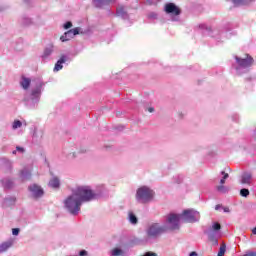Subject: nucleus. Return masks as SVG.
<instances>
[{"instance_id":"nucleus-1","label":"nucleus","mask_w":256,"mask_h":256,"mask_svg":"<svg viewBox=\"0 0 256 256\" xmlns=\"http://www.w3.org/2000/svg\"><path fill=\"white\" fill-rule=\"evenodd\" d=\"M105 197V187L100 186L93 190L90 186H79L72 191V195L64 200V207L70 215L76 217L81 211L83 203H90Z\"/></svg>"},{"instance_id":"nucleus-2","label":"nucleus","mask_w":256,"mask_h":256,"mask_svg":"<svg viewBox=\"0 0 256 256\" xmlns=\"http://www.w3.org/2000/svg\"><path fill=\"white\" fill-rule=\"evenodd\" d=\"M45 83L41 79L35 80V87L32 88L30 95H26L24 102L27 108L37 109L39 101H41V93H43V87Z\"/></svg>"},{"instance_id":"nucleus-3","label":"nucleus","mask_w":256,"mask_h":256,"mask_svg":"<svg viewBox=\"0 0 256 256\" xmlns=\"http://www.w3.org/2000/svg\"><path fill=\"white\" fill-rule=\"evenodd\" d=\"M235 63L232 64V69L236 71L238 75L249 73V68L253 65V57L247 54L246 58L235 56Z\"/></svg>"},{"instance_id":"nucleus-4","label":"nucleus","mask_w":256,"mask_h":256,"mask_svg":"<svg viewBox=\"0 0 256 256\" xmlns=\"http://www.w3.org/2000/svg\"><path fill=\"white\" fill-rule=\"evenodd\" d=\"M219 231H221V224L219 222H213L212 226L205 227L203 230L204 235H207L208 240L211 241L214 247L219 245V240L217 239Z\"/></svg>"},{"instance_id":"nucleus-5","label":"nucleus","mask_w":256,"mask_h":256,"mask_svg":"<svg viewBox=\"0 0 256 256\" xmlns=\"http://www.w3.org/2000/svg\"><path fill=\"white\" fill-rule=\"evenodd\" d=\"M167 232V226H163L159 223H152L146 229V235L148 239H159L163 233Z\"/></svg>"},{"instance_id":"nucleus-6","label":"nucleus","mask_w":256,"mask_h":256,"mask_svg":"<svg viewBox=\"0 0 256 256\" xmlns=\"http://www.w3.org/2000/svg\"><path fill=\"white\" fill-rule=\"evenodd\" d=\"M181 214L170 213L166 217V231H177L180 229L179 223L181 222Z\"/></svg>"},{"instance_id":"nucleus-7","label":"nucleus","mask_w":256,"mask_h":256,"mask_svg":"<svg viewBox=\"0 0 256 256\" xmlns=\"http://www.w3.org/2000/svg\"><path fill=\"white\" fill-rule=\"evenodd\" d=\"M154 195L155 192L153 190H151L147 186H143L137 190L136 199L137 201H142V203H147L148 201H151V199H153Z\"/></svg>"},{"instance_id":"nucleus-8","label":"nucleus","mask_w":256,"mask_h":256,"mask_svg":"<svg viewBox=\"0 0 256 256\" xmlns=\"http://www.w3.org/2000/svg\"><path fill=\"white\" fill-rule=\"evenodd\" d=\"M180 217L186 223H197L201 219V215L194 209H186L180 214Z\"/></svg>"},{"instance_id":"nucleus-9","label":"nucleus","mask_w":256,"mask_h":256,"mask_svg":"<svg viewBox=\"0 0 256 256\" xmlns=\"http://www.w3.org/2000/svg\"><path fill=\"white\" fill-rule=\"evenodd\" d=\"M165 13L171 15L172 21H179V15H181V9L175 5V3H167L164 7Z\"/></svg>"},{"instance_id":"nucleus-10","label":"nucleus","mask_w":256,"mask_h":256,"mask_svg":"<svg viewBox=\"0 0 256 256\" xmlns=\"http://www.w3.org/2000/svg\"><path fill=\"white\" fill-rule=\"evenodd\" d=\"M28 191L32 197V199H41L43 195H45V190L39 184H30L28 186Z\"/></svg>"},{"instance_id":"nucleus-11","label":"nucleus","mask_w":256,"mask_h":256,"mask_svg":"<svg viewBox=\"0 0 256 256\" xmlns=\"http://www.w3.org/2000/svg\"><path fill=\"white\" fill-rule=\"evenodd\" d=\"M79 31H81V28L76 27L73 29H70L68 31H66L61 37H60V41H62V43H65L67 41H71V39H73V37H75L76 35H79Z\"/></svg>"},{"instance_id":"nucleus-12","label":"nucleus","mask_w":256,"mask_h":256,"mask_svg":"<svg viewBox=\"0 0 256 256\" xmlns=\"http://www.w3.org/2000/svg\"><path fill=\"white\" fill-rule=\"evenodd\" d=\"M111 3H115V0H92V5L96 9H103V7H108Z\"/></svg>"},{"instance_id":"nucleus-13","label":"nucleus","mask_w":256,"mask_h":256,"mask_svg":"<svg viewBox=\"0 0 256 256\" xmlns=\"http://www.w3.org/2000/svg\"><path fill=\"white\" fill-rule=\"evenodd\" d=\"M1 185L5 191H9V189L15 187V180L9 177L3 178L1 179Z\"/></svg>"},{"instance_id":"nucleus-14","label":"nucleus","mask_w":256,"mask_h":256,"mask_svg":"<svg viewBox=\"0 0 256 256\" xmlns=\"http://www.w3.org/2000/svg\"><path fill=\"white\" fill-rule=\"evenodd\" d=\"M66 61H69V57L67 55H62L54 66V73H57V71H61V69H63V63H65Z\"/></svg>"},{"instance_id":"nucleus-15","label":"nucleus","mask_w":256,"mask_h":256,"mask_svg":"<svg viewBox=\"0 0 256 256\" xmlns=\"http://www.w3.org/2000/svg\"><path fill=\"white\" fill-rule=\"evenodd\" d=\"M54 46L53 44H49L43 51V54L41 55L42 61H47L51 55H53Z\"/></svg>"},{"instance_id":"nucleus-16","label":"nucleus","mask_w":256,"mask_h":256,"mask_svg":"<svg viewBox=\"0 0 256 256\" xmlns=\"http://www.w3.org/2000/svg\"><path fill=\"white\" fill-rule=\"evenodd\" d=\"M116 17H121V19H129V13L125 10V6H118L116 8Z\"/></svg>"},{"instance_id":"nucleus-17","label":"nucleus","mask_w":256,"mask_h":256,"mask_svg":"<svg viewBox=\"0 0 256 256\" xmlns=\"http://www.w3.org/2000/svg\"><path fill=\"white\" fill-rule=\"evenodd\" d=\"M2 169L4 173H11L13 171V162L8 159H2Z\"/></svg>"},{"instance_id":"nucleus-18","label":"nucleus","mask_w":256,"mask_h":256,"mask_svg":"<svg viewBox=\"0 0 256 256\" xmlns=\"http://www.w3.org/2000/svg\"><path fill=\"white\" fill-rule=\"evenodd\" d=\"M251 179H253V175L251 174V172H244L242 174L241 183L243 185H251Z\"/></svg>"},{"instance_id":"nucleus-19","label":"nucleus","mask_w":256,"mask_h":256,"mask_svg":"<svg viewBox=\"0 0 256 256\" xmlns=\"http://www.w3.org/2000/svg\"><path fill=\"white\" fill-rule=\"evenodd\" d=\"M16 202H17V198L15 196H8L4 199L2 206L11 207L15 205Z\"/></svg>"},{"instance_id":"nucleus-20","label":"nucleus","mask_w":256,"mask_h":256,"mask_svg":"<svg viewBox=\"0 0 256 256\" xmlns=\"http://www.w3.org/2000/svg\"><path fill=\"white\" fill-rule=\"evenodd\" d=\"M20 179L22 181H29L31 179V171L27 168H24L20 171Z\"/></svg>"},{"instance_id":"nucleus-21","label":"nucleus","mask_w":256,"mask_h":256,"mask_svg":"<svg viewBox=\"0 0 256 256\" xmlns=\"http://www.w3.org/2000/svg\"><path fill=\"white\" fill-rule=\"evenodd\" d=\"M255 0H232L234 7H241L243 5H250L254 3Z\"/></svg>"},{"instance_id":"nucleus-22","label":"nucleus","mask_w":256,"mask_h":256,"mask_svg":"<svg viewBox=\"0 0 256 256\" xmlns=\"http://www.w3.org/2000/svg\"><path fill=\"white\" fill-rule=\"evenodd\" d=\"M49 187H52V189H59L61 187V181L57 177H53L49 181Z\"/></svg>"},{"instance_id":"nucleus-23","label":"nucleus","mask_w":256,"mask_h":256,"mask_svg":"<svg viewBox=\"0 0 256 256\" xmlns=\"http://www.w3.org/2000/svg\"><path fill=\"white\" fill-rule=\"evenodd\" d=\"M125 255H127V253L119 247H116L110 251V256H125Z\"/></svg>"},{"instance_id":"nucleus-24","label":"nucleus","mask_w":256,"mask_h":256,"mask_svg":"<svg viewBox=\"0 0 256 256\" xmlns=\"http://www.w3.org/2000/svg\"><path fill=\"white\" fill-rule=\"evenodd\" d=\"M20 85L25 90L29 89V87H31V79L23 76L22 80L20 81Z\"/></svg>"},{"instance_id":"nucleus-25","label":"nucleus","mask_w":256,"mask_h":256,"mask_svg":"<svg viewBox=\"0 0 256 256\" xmlns=\"http://www.w3.org/2000/svg\"><path fill=\"white\" fill-rule=\"evenodd\" d=\"M12 246H13V241H12V240L3 242V243L0 245V253H5V251H7V249H9V248L12 247Z\"/></svg>"},{"instance_id":"nucleus-26","label":"nucleus","mask_w":256,"mask_h":256,"mask_svg":"<svg viewBox=\"0 0 256 256\" xmlns=\"http://www.w3.org/2000/svg\"><path fill=\"white\" fill-rule=\"evenodd\" d=\"M128 219L132 225H137V223H139V219L133 212H129Z\"/></svg>"},{"instance_id":"nucleus-27","label":"nucleus","mask_w":256,"mask_h":256,"mask_svg":"<svg viewBox=\"0 0 256 256\" xmlns=\"http://www.w3.org/2000/svg\"><path fill=\"white\" fill-rule=\"evenodd\" d=\"M143 243V240L134 237L132 239L129 240V245H131L132 247H134L135 245H141Z\"/></svg>"},{"instance_id":"nucleus-28","label":"nucleus","mask_w":256,"mask_h":256,"mask_svg":"<svg viewBox=\"0 0 256 256\" xmlns=\"http://www.w3.org/2000/svg\"><path fill=\"white\" fill-rule=\"evenodd\" d=\"M218 193H222V194H225V193H229V187L221 184L219 186L216 187Z\"/></svg>"},{"instance_id":"nucleus-29","label":"nucleus","mask_w":256,"mask_h":256,"mask_svg":"<svg viewBox=\"0 0 256 256\" xmlns=\"http://www.w3.org/2000/svg\"><path fill=\"white\" fill-rule=\"evenodd\" d=\"M22 25L24 27H29V25H33V20H31V18H29V17H23L22 18Z\"/></svg>"},{"instance_id":"nucleus-30","label":"nucleus","mask_w":256,"mask_h":256,"mask_svg":"<svg viewBox=\"0 0 256 256\" xmlns=\"http://www.w3.org/2000/svg\"><path fill=\"white\" fill-rule=\"evenodd\" d=\"M199 29H202V31H205L206 33H208V35H211V26H207L206 24H200L199 25Z\"/></svg>"},{"instance_id":"nucleus-31","label":"nucleus","mask_w":256,"mask_h":256,"mask_svg":"<svg viewBox=\"0 0 256 256\" xmlns=\"http://www.w3.org/2000/svg\"><path fill=\"white\" fill-rule=\"evenodd\" d=\"M225 251H227V246L225 244H222L219 248L217 256H224Z\"/></svg>"},{"instance_id":"nucleus-32","label":"nucleus","mask_w":256,"mask_h":256,"mask_svg":"<svg viewBox=\"0 0 256 256\" xmlns=\"http://www.w3.org/2000/svg\"><path fill=\"white\" fill-rule=\"evenodd\" d=\"M23 122H21L20 120H15L12 124V129H19L20 127H22Z\"/></svg>"},{"instance_id":"nucleus-33","label":"nucleus","mask_w":256,"mask_h":256,"mask_svg":"<svg viewBox=\"0 0 256 256\" xmlns=\"http://www.w3.org/2000/svg\"><path fill=\"white\" fill-rule=\"evenodd\" d=\"M249 194H250V192H249V189H247V188H242L240 190L241 197H247Z\"/></svg>"},{"instance_id":"nucleus-34","label":"nucleus","mask_w":256,"mask_h":256,"mask_svg":"<svg viewBox=\"0 0 256 256\" xmlns=\"http://www.w3.org/2000/svg\"><path fill=\"white\" fill-rule=\"evenodd\" d=\"M158 15L156 12H150L148 13V19H150V21H155V19H157Z\"/></svg>"},{"instance_id":"nucleus-35","label":"nucleus","mask_w":256,"mask_h":256,"mask_svg":"<svg viewBox=\"0 0 256 256\" xmlns=\"http://www.w3.org/2000/svg\"><path fill=\"white\" fill-rule=\"evenodd\" d=\"M63 27L64 29H71V27H73V23L71 21H67L64 23Z\"/></svg>"},{"instance_id":"nucleus-36","label":"nucleus","mask_w":256,"mask_h":256,"mask_svg":"<svg viewBox=\"0 0 256 256\" xmlns=\"http://www.w3.org/2000/svg\"><path fill=\"white\" fill-rule=\"evenodd\" d=\"M176 183H183V175H178V176H176Z\"/></svg>"},{"instance_id":"nucleus-37","label":"nucleus","mask_w":256,"mask_h":256,"mask_svg":"<svg viewBox=\"0 0 256 256\" xmlns=\"http://www.w3.org/2000/svg\"><path fill=\"white\" fill-rule=\"evenodd\" d=\"M20 231H21V230H20L19 228H14V229H12V235L17 236V235H19Z\"/></svg>"},{"instance_id":"nucleus-38","label":"nucleus","mask_w":256,"mask_h":256,"mask_svg":"<svg viewBox=\"0 0 256 256\" xmlns=\"http://www.w3.org/2000/svg\"><path fill=\"white\" fill-rule=\"evenodd\" d=\"M220 175H223L222 178H224V179H226V180L229 179V174L226 173L225 171H221V172H220Z\"/></svg>"},{"instance_id":"nucleus-39","label":"nucleus","mask_w":256,"mask_h":256,"mask_svg":"<svg viewBox=\"0 0 256 256\" xmlns=\"http://www.w3.org/2000/svg\"><path fill=\"white\" fill-rule=\"evenodd\" d=\"M16 151H18L19 153H25V148L17 146Z\"/></svg>"},{"instance_id":"nucleus-40","label":"nucleus","mask_w":256,"mask_h":256,"mask_svg":"<svg viewBox=\"0 0 256 256\" xmlns=\"http://www.w3.org/2000/svg\"><path fill=\"white\" fill-rule=\"evenodd\" d=\"M79 256H87V251L86 250H81L79 252Z\"/></svg>"},{"instance_id":"nucleus-41","label":"nucleus","mask_w":256,"mask_h":256,"mask_svg":"<svg viewBox=\"0 0 256 256\" xmlns=\"http://www.w3.org/2000/svg\"><path fill=\"white\" fill-rule=\"evenodd\" d=\"M147 5H155V1L153 0H146Z\"/></svg>"},{"instance_id":"nucleus-42","label":"nucleus","mask_w":256,"mask_h":256,"mask_svg":"<svg viewBox=\"0 0 256 256\" xmlns=\"http://www.w3.org/2000/svg\"><path fill=\"white\" fill-rule=\"evenodd\" d=\"M232 119L237 122V121H239V116L238 115H234V116H232Z\"/></svg>"},{"instance_id":"nucleus-43","label":"nucleus","mask_w":256,"mask_h":256,"mask_svg":"<svg viewBox=\"0 0 256 256\" xmlns=\"http://www.w3.org/2000/svg\"><path fill=\"white\" fill-rule=\"evenodd\" d=\"M225 181L226 179H224L223 177L220 179V185H225Z\"/></svg>"},{"instance_id":"nucleus-44","label":"nucleus","mask_w":256,"mask_h":256,"mask_svg":"<svg viewBox=\"0 0 256 256\" xmlns=\"http://www.w3.org/2000/svg\"><path fill=\"white\" fill-rule=\"evenodd\" d=\"M148 111H149V113H153L155 111V108L150 107V108H148Z\"/></svg>"},{"instance_id":"nucleus-45","label":"nucleus","mask_w":256,"mask_h":256,"mask_svg":"<svg viewBox=\"0 0 256 256\" xmlns=\"http://www.w3.org/2000/svg\"><path fill=\"white\" fill-rule=\"evenodd\" d=\"M220 209H221V205H220V204H218V205L215 206V210H216V211H219Z\"/></svg>"},{"instance_id":"nucleus-46","label":"nucleus","mask_w":256,"mask_h":256,"mask_svg":"<svg viewBox=\"0 0 256 256\" xmlns=\"http://www.w3.org/2000/svg\"><path fill=\"white\" fill-rule=\"evenodd\" d=\"M189 256H197V252L192 251V252H190Z\"/></svg>"},{"instance_id":"nucleus-47","label":"nucleus","mask_w":256,"mask_h":256,"mask_svg":"<svg viewBox=\"0 0 256 256\" xmlns=\"http://www.w3.org/2000/svg\"><path fill=\"white\" fill-rule=\"evenodd\" d=\"M229 211H230L229 208H227V207L224 208V213H229Z\"/></svg>"},{"instance_id":"nucleus-48","label":"nucleus","mask_w":256,"mask_h":256,"mask_svg":"<svg viewBox=\"0 0 256 256\" xmlns=\"http://www.w3.org/2000/svg\"><path fill=\"white\" fill-rule=\"evenodd\" d=\"M252 233H253V235H256V227H254V228L252 229Z\"/></svg>"},{"instance_id":"nucleus-49","label":"nucleus","mask_w":256,"mask_h":256,"mask_svg":"<svg viewBox=\"0 0 256 256\" xmlns=\"http://www.w3.org/2000/svg\"><path fill=\"white\" fill-rule=\"evenodd\" d=\"M13 155H17V150L12 151Z\"/></svg>"},{"instance_id":"nucleus-50","label":"nucleus","mask_w":256,"mask_h":256,"mask_svg":"<svg viewBox=\"0 0 256 256\" xmlns=\"http://www.w3.org/2000/svg\"><path fill=\"white\" fill-rule=\"evenodd\" d=\"M24 1V3H27V1H29V0H23Z\"/></svg>"},{"instance_id":"nucleus-51","label":"nucleus","mask_w":256,"mask_h":256,"mask_svg":"<svg viewBox=\"0 0 256 256\" xmlns=\"http://www.w3.org/2000/svg\"><path fill=\"white\" fill-rule=\"evenodd\" d=\"M254 136L256 137V130H255V132H254Z\"/></svg>"}]
</instances>
